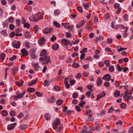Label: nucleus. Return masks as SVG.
<instances>
[{
    "label": "nucleus",
    "instance_id": "obj_61",
    "mask_svg": "<svg viewBox=\"0 0 133 133\" xmlns=\"http://www.w3.org/2000/svg\"><path fill=\"white\" fill-rule=\"evenodd\" d=\"M117 26L119 27V28L120 29H124L125 27L122 24H121L119 25H118Z\"/></svg>",
    "mask_w": 133,
    "mask_h": 133
},
{
    "label": "nucleus",
    "instance_id": "obj_13",
    "mask_svg": "<svg viewBox=\"0 0 133 133\" xmlns=\"http://www.w3.org/2000/svg\"><path fill=\"white\" fill-rule=\"evenodd\" d=\"M104 39V37L102 36H100L99 37H96L95 39H94V40L96 41V42L97 43L99 41L103 40Z\"/></svg>",
    "mask_w": 133,
    "mask_h": 133
},
{
    "label": "nucleus",
    "instance_id": "obj_64",
    "mask_svg": "<svg viewBox=\"0 0 133 133\" xmlns=\"http://www.w3.org/2000/svg\"><path fill=\"white\" fill-rule=\"evenodd\" d=\"M56 39V37L54 35H53L51 38V40L52 41H54Z\"/></svg>",
    "mask_w": 133,
    "mask_h": 133
},
{
    "label": "nucleus",
    "instance_id": "obj_55",
    "mask_svg": "<svg viewBox=\"0 0 133 133\" xmlns=\"http://www.w3.org/2000/svg\"><path fill=\"white\" fill-rule=\"evenodd\" d=\"M35 94L38 96L41 97L42 95V93H40L39 92H35Z\"/></svg>",
    "mask_w": 133,
    "mask_h": 133
},
{
    "label": "nucleus",
    "instance_id": "obj_8",
    "mask_svg": "<svg viewBox=\"0 0 133 133\" xmlns=\"http://www.w3.org/2000/svg\"><path fill=\"white\" fill-rule=\"evenodd\" d=\"M45 42V39L43 37H42L38 41V43L40 45H43Z\"/></svg>",
    "mask_w": 133,
    "mask_h": 133
},
{
    "label": "nucleus",
    "instance_id": "obj_27",
    "mask_svg": "<svg viewBox=\"0 0 133 133\" xmlns=\"http://www.w3.org/2000/svg\"><path fill=\"white\" fill-rule=\"evenodd\" d=\"M1 34L3 35L7 36H8V34L7 33L6 31L5 30H3L1 31Z\"/></svg>",
    "mask_w": 133,
    "mask_h": 133
},
{
    "label": "nucleus",
    "instance_id": "obj_19",
    "mask_svg": "<svg viewBox=\"0 0 133 133\" xmlns=\"http://www.w3.org/2000/svg\"><path fill=\"white\" fill-rule=\"evenodd\" d=\"M96 82L98 86L100 85L102 83V81L101 78L99 77H98L97 78Z\"/></svg>",
    "mask_w": 133,
    "mask_h": 133
},
{
    "label": "nucleus",
    "instance_id": "obj_4",
    "mask_svg": "<svg viewBox=\"0 0 133 133\" xmlns=\"http://www.w3.org/2000/svg\"><path fill=\"white\" fill-rule=\"evenodd\" d=\"M12 46L16 49H18L20 46L21 43L20 42L14 41L11 43Z\"/></svg>",
    "mask_w": 133,
    "mask_h": 133
},
{
    "label": "nucleus",
    "instance_id": "obj_47",
    "mask_svg": "<svg viewBox=\"0 0 133 133\" xmlns=\"http://www.w3.org/2000/svg\"><path fill=\"white\" fill-rule=\"evenodd\" d=\"M76 82V81L74 79L71 80L69 81V82L71 85H74Z\"/></svg>",
    "mask_w": 133,
    "mask_h": 133
},
{
    "label": "nucleus",
    "instance_id": "obj_15",
    "mask_svg": "<svg viewBox=\"0 0 133 133\" xmlns=\"http://www.w3.org/2000/svg\"><path fill=\"white\" fill-rule=\"evenodd\" d=\"M47 55V53L46 50L45 49L43 50L40 53V56L44 57L46 56Z\"/></svg>",
    "mask_w": 133,
    "mask_h": 133
},
{
    "label": "nucleus",
    "instance_id": "obj_29",
    "mask_svg": "<svg viewBox=\"0 0 133 133\" xmlns=\"http://www.w3.org/2000/svg\"><path fill=\"white\" fill-rule=\"evenodd\" d=\"M21 82L20 83H19L18 82H16V84L19 87L23 85V83H24V81L22 80H21Z\"/></svg>",
    "mask_w": 133,
    "mask_h": 133
},
{
    "label": "nucleus",
    "instance_id": "obj_5",
    "mask_svg": "<svg viewBox=\"0 0 133 133\" xmlns=\"http://www.w3.org/2000/svg\"><path fill=\"white\" fill-rule=\"evenodd\" d=\"M25 93V92L24 91L22 93H21L17 95L16 96L14 95L13 98L16 101H17L18 99L23 97Z\"/></svg>",
    "mask_w": 133,
    "mask_h": 133
},
{
    "label": "nucleus",
    "instance_id": "obj_2",
    "mask_svg": "<svg viewBox=\"0 0 133 133\" xmlns=\"http://www.w3.org/2000/svg\"><path fill=\"white\" fill-rule=\"evenodd\" d=\"M50 56H44V58L41 57L39 58V60L40 61L42 60V63L43 64H46L49 62L51 63V62L50 60Z\"/></svg>",
    "mask_w": 133,
    "mask_h": 133
},
{
    "label": "nucleus",
    "instance_id": "obj_3",
    "mask_svg": "<svg viewBox=\"0 0 133 133\" xmlns=\"http://www.w3.org/2000/svg\"><path fill=\"white\" fill-rule=\"evenodd\" d=\"M60 123V121L58 118H56L54 122L52 124L53 128L55 130L57 128V126Z\"/></svg>",
    "mask_w": 133,
    "mask_h": 133
},
{
    "label": "nucleus",
    "instance_id": "obj_30",
    "mask_svg": "<svg viewBox=\"0 0 133 133\" xmlns=\"http://www.w3.org/2000/svg\"><path fill=\"white\" fill-rule=\"evenodd\" d=\"M63 103V101L61 99H58L56 102V104L57 105H60Z\"/></svg>",
    "mask_w": 133,
    "mask_h": 133
},
{
    "label": "nucleus",
    "instance_id": "obj_31",
    "mask_svg": "<svg viewBox=\"0 0 133 133\" xmlns=\"http://www.w3.org/2000/svg\"><path fill=\"white\" fill-rule=\"evenodd\" d=\"M50 82L49 81H48L47 80H45L44 82V86H48L50 83Z\"/></svg>",
    "mask_w": 133,
    "mask_h": 133
},
{
    "label": "nucleus",
    "instance_id": "obj_50",
    "mask_svg": "<svg viewBox=\"0 0 133 133\" xmlns=\"http://www.w3.org/2000/svg\"><path fill=\"white\" fill-rule=\"evenodd\" d=\"M10 114L11 116H13L15 115L16 113L14 111H12L10 112Z\"/></svg>",
    "mask_w": 133,
    "mask_h": 133
},
{
    "label": "nucleus",
    "instance_id": "obj_22",
    "mask_svg": "<svg viewBox=\"0 0 133 133\" xmlns=\"http://www.w3.org/2000/svg\"><path fill=\"white\" fill-rule=\"evenodd\" d=\"M118 90H116L114 93V96L116 97H118L120 94Z\"/></svg>",
    "mask_w": 133,
    "mask_h": 133
},
{
    "label": "nucleus",
    "instance_id": "obj_24",
    "mask_svg": "<svg viewBox=\"0 0 133 133\" xmlns=\"http://www.w3.org/2000/svg\"><path fill=\"white\" fill-rule=\"evenodd\" d=\"M14 127L13 126L12 124H9L7 127V128L8 130H11L14 128Z\"/></svg>",
    "mask_w": 133,
    "mask_h": 133
},
{
    "label": "nucleus",
    "instance_id": "obj_1",
    "mask_svg": "<svg viewBox=\"0 0 133 133\" xmlns=\"http://www.w3.org/2000/svg\"><path fill=\"white\" fill-rule=\"evenodd\" d=\"M41 18V14L39 13L36 14L35 16H32L29 18L30 20L33 22L38 21Z\"/></svg>",
    "mask_w": 133,
    "mask_h": 133
},
{
    "label": "nucleus",
    "instance_id": "obj_58",
    "mask_svg": "<svg viewBox=\"0 0 133 133\" xmlns=\"http://www.w3.org/2000/svg\"><path fill=\"white\" fill-rule=\"evenodd\" d=\"M77 9L78 11L82 13L83 12V10L81 7H77Z\"/></svg>",
    "mask_w": 133,
    "mask_h": 133
},
{
    "label": "nucleus",
    "instance_id": "obj_32",
    "mask_svg": "<svg viewBox=\"0 0 133 133\" xmlns=\"http://www.w3.org/2000/svg\"><path fill=\"white\" fill-rule=\"evenodd\" d=\"M2 114L3 116H6L8 114L7 112L5 110H3L2 111Z\"/></svg>",
    "mask_w": 133,
    "mask_h": 133
},
{
    "label": "nucleus",
    "instance_id": "obj_9",
    "mask_svg": "<svg viewBox=\"0 0 133 133\" xmlns=\"http://www.w3.org/2000/svg\"><path fill=\"white\" fill-rule=\"evenodd\" d=\"M32 65L34 67V69L35 71H37L38 70L39 66L38 63H32Z\"/></svg>",
    "mask_w": 133,
    "mask_h": 133
},
{
    "label": "nucleus",
    "instance_id": "obj_12",
    "mask_svg": "<svg viewBox=\"0 0 133 133\" xmlns=\"http://www.w3.org/2000/svg\"><path fill=\"white\" fill-rule=\"evenodd\" d=\"M37 80L38 79L36 78L34 80L31 81L28 83V85L29 86H30L35 84L37 82Z\"/></svg>",
    "mask_w": 133,
    "mask_h": 133
},
{
    "label": "nucleus",
    "instance_id": "obj_53",
    "mask_svg": "<svg viewBox=\"0 0 133 133\" xmlns=\"http://www.w3.org/2000/svg\"><path fill=\"white\" fill-rule=\"evenodd\" d=\"M15 33L14 31H12L10 34V37H14L15 35Z\"/></svg>",
    "mask_w": 133,
    "mask_h": 133
},
{
    "label": "nucleus",
    "instance_id": "obj_10",
    "mask_svg": "<svg viewBox=\"0 0 133 133\" xmlns=\"http://www.w3.org/2000/svg\"><path fill=\"white\" fill-rule=\"evenodd\" d=\"M21 51L22 55L23 56L27 55L28 54V52L25 48H23L22 49Z\"/></svg>",
    "mask_w": 133,
    "mask_h": 133
},
{
    "label": "nucleus",
    "instance_id": "obj_46",
    "mask_svg": "<svg viewBox=\"0 0 133 133\" xmlns=\"http://www.w3.org/2000/svg\"><path fill=\"white\" fill-rule=\"evenodd\" d=\"M38 27L37 25H35L34 28V30L35 32V33H36L37 31L38 30Z\"/></svg>",
    "mask_w": 133,
    "mask_h": 133
},
{
    "label": "nucleus",
    "instance_id": "obj_6",
    "mask_svg": "<svg viewBox=\"0 0 133 133\" xmlns=\"http://www.w3.org/2000/svg\"><path fill=\"white\" fill-rule=\"evenodd\" d=\"M52 31V30L50 28H45L42 30L43 33L45 34H48L50 33Z\"/></svg>",
    "mask_w": 133,
    "mask_h": 133
},
{
    "label": "nucleus",
    "instance_id": "obj_49",
    "mask_svg": "<svg viewBox=\"0 0 133 133\" xmlns=\"http://www.w3.org/2000/svg\"><path fill=\"white\" fill-rule=\"evenodd\" d=\"M16 58L17 57L16 56L14 55L12 57L9 58V60L10 61H12L16 59Z\"/></svg>",
    "mask_w": 133,
    "mask_h": 133
},
{
    "label": "nucleus",
    "instance_id": "obj_38",
    "mask_svg": "<svg viewBox=\"0 0 133 133\" xmlns=\"http://www.w3.org/2000/svg\"><path fill=\"white\" fill-rule=\"evenodd\" d=\"M54 24L57 27L59 28L60 27V24L56 22H54Z\"/></svg>",
    "mask_w": 133,
    "mask_h": 133
},
{
    "label": "nucleus",
    "instance_id": "obj_63",
    "mask_svg": "<svg viewBox=\"0 0 133 133\" xmlns=\"http://www.w3.org/2000/svg\"><path fill=\"white\" fill-rule=\"evenodd\" d=\"M112 42V40L111 38H108L107 39V42L109 44H110Z\"/></svg>",
    "mask_w": 133,
    "mask_h": 133
},
{
    "label": "nucleus",
    "instance_id": "obj_18",
    "mask_svg": "<svg viewBox=\"0 0 133 133\" xmlns=\"http://www.w3.org/2000/svg\"><path fill=\"white\" fill-rule=\"evenodd\" d=\"M62 24L63 25L64 27L66 29H68L70 27L69 24V23H62Z\"/></svg>",
    "mask_w": 133,
    "mask_h": 133
},
{
    "label": "nucleus",
    "instance_id": "obj_42",
    "mask_svg": "<svg viewBox=\"0 0 133 133\" xmlns=\"http://www.w3.org/2000/svg\"><path fill=\"white\" fill-rule=\"evenodd\" d=\"M114 70V67L113 66H111L109 68V70L110 72H112Z\"/></svg>",
    "mask_w": 133,
    "mask_h": 133
},
{
    "label": "nucleus",
    "instance_id": "obj_41",
    "mask_svg": "<svg viewBox=\"0 0 133 133\" xmlns=\"http://www.w3.org/2000/svg\"><path fill=\"white\" fill-rule=\"evenodd\" d=\"M16 24L17 26H18L20 25L21 23V20L19 19L16 20Z\"/></svg>",
    "mask_w": 133,
    "mask_h": 133
},
{
    "label": "nucleus",
    "instance_id": "obj_57",
    "mask_svg": "<svg viewBox=\"0 0 133 133\" xmlns=\"http://www.w3.org/2000/svg\"><path fill=\"white\" fill-rule=\"evenodd\" d=\"M85 57V54L84 53H83L81 54L80 59L81 60L83 59Z\"/></svg>",
    "mask_w": 133,
    "mask_h": 133
},
{
    "label": "nucleus",
    "instance_id": "obj_23",
    "mask_svg": "<svg viewBox=\"0 0 133 133\" xmlns=\"http://www.w3.org/2000/svg\"><path fill=\"white\" fill-rule=\"evenodd\" d=\"M55 101V99L54 97L53 96H52L50 98L48 99L49 102L50 103L54 102Z\"/></svg>",
    "mask_w": 133,
    "mask_h": 133
},
{
    "label": "nucleus",
    "instance_id": "obj_36",
    "mask_svg": "<svg viewBox=\"0 0 133 133\" xmlns=\"http://www.w3.org/2000/svg\"><path fill=\"white\" fill-rule=\"evenodd\" d=\"M30 27V25L28 23H25L23 26V27L24 28H27L28 29H29Z\"/></svg>",
    "mask_w": 133,
    "mask_h": 133
},
{
    "label": "nucleus",
    "instance_id": "obj_44",
    "mask_svg": "<svg viewBox=\"0 0 133 133\" xmlns=\"http://www.w3.org/2000/svg\"><path fill=\"white\" fill-rule=\"evenodd\" d=\"M14 19L13 17H11L8 19V21L10 23H12L14 21Z\"/></svg>",
    "mask_w": 133,
    "mask_h": 133
},
{
    "label": "nucleus",
    "instance_id": "obj_37",
    "mask_svg": "<svg viewBox=\"0 0 133 133\" xmlns=\"http://www.w3.org/2000/svg\"><path fill=\"white\" fill-rule=\"evenodd\" d=\"M0 56L1 58L3 60H4L5 59V55L4 53H2L1 54Z\"/></svg>",
    "mask_w": 133,
    "mask_h": 133
},
{
    "label": "nucleus",
    "instance_id": "obj_17",
    "mask_svg": "<svg viewBox=\"0 0 133 133\" xmlns=\"http://www.w3.org/2000/svg\"><path fill=\"white\" fill-rule=\"evenodd\" d=\"M12 70V73L15 76L16 73L18 71V69L16 67H14V68L11 69Z\"/></svg>",
    "mask_w": 133,
    "mask_h": 133
},
{
    "label": "nucleus",
    "instance_id": "obj_14",
    "mask_svg": "<svg viewBox=\"0 0 133 133\" xmlns=\"http://www.w3.org/2000/svg\"><path fill=\"white\" fill-rule=\"evenodd\" d=\"M85 24V21L84 20H82L79 24H77L76 26L77 28H79L83 25Z\"/></svg>",
    "mask_w": 133,
    "mask_h": 133
},
{
    "label": "nucleus",
    "instance_id": "obj_52",
    "mask_svg": "<svg viewBox=\"0 0 133 133\" xmlns=\"http://www.w3.org/2000/svg\"><path fill=\"white\" fill-rule=\"evenodd\" d=\"M54 89L56 90H61V88L59 86H56L54 87Z\"/></svg>",
    "mask_w": 133,
    "mask_h": 133
},
{
    "label": "nucleus",
    "instance_id": "obj_21",
    "mask_svg": "<svg viewBox=\"0 0 133 133\" xmlns=\"http://www.w3.org/2000/svg\"><path fill=\"white\" fill-rule=\"evenodd\" d=\"M59 46L58 44H53L52 46V49L55 50H57Z\"/></svg>",
    "mask_w": 133,
    "mask_h": 133
},
{
    "label": "nucleus",
    "instance_id": "obj_43",
    "mask_svg": "<svg viewBox=\"0 0 133 133\" xmlns=\"http://www.w3.org/2000/svg\"><path fill=\"white\" fill-rule=\"evenodd\" d=\"M117 69L119 71H121L123 69V68L121 67V66H119V64H118L117 65Z\"/></svg>",
    "mask_w": 133,
    "mask_h": 133
},
{
    "label": "nucleus",
    "instance_id": "obj_20",
    "mask_svg": "<svg viewBox=\"0 0 133 133\" xmlns=\"http://www.w3.org/2000/svg\"><path fill=\"white\" fill-rule=\"evenodd\" d=\"M28 127V125L25 124L22 125L20 126L19 128L22 130L26 129Z\"/></svg>",
    "mask_w": 133,
    "mask_h": 133
},
{
    "label": "nucleus",
    "instance_id": "obj_51",
    "mask_svg": "<svg viewBox=\"0 0 133 133\" xmlns=\"http://www.w3.org/2000/svg\"><path fill=\"white\" fill-rule=\"evenodd\" d=\"M78 96V94L76 92H74L72 94V96L73 98H76Z\"/></svg>",
    "mask_w": 133,
    "mask_h": 133
},
{
    "label": "nucleus",
    "instance_id": "obj_35",
    "mask_svg": "<svg viewBox=\"0 0 133 133\" xmlns=\"http://www.w3.org/2000/svg\"><path fill=\"white\" fill-rule=\"evenodd\" d=\"M36 52V50L33 49H30V54H34Z\"/></svg>",
    "mask_w": 133,
    "mask_h": 133
},
{
    "label": "nucleus",
    "instance_id": "obj_45",
    "mask_svg": "<svg viewBox=\"0 0 133 133\" xmlns=\"http://www.w3.org/2000/svg\"><path fill=\"white\" fill-rule=\"evenodd\" d=\"M85 103V102L84 101H83L82 102L80 103L79 104V105L82 108H83L84 107L83 105Z\"/></svg>",
    "mask_w": 133,
    "mask_h": 133
},
{
    "label": "nucleus",
    "instance_id": "obj_59",
    "mask_svg": "<svg viewBox=\"0 0 133 133\" xmlns=\"http://www.w3.org/2000/svg\"><path fill=\"white\" fill-rule=\"evenodd\" d=\"M131 95H127V97L128 99L127 101L128 102H129V100H131L133 99V97H131Z\"/></svg>",
    "mask_w": 133,
    "mask_h": 133
},
{
    "label": "nucleus",
    "instance_id": "obj_54",
    "mask_svg": "<svg viewBox=\"0 0 133 133\" xmlns=\"http://www.w3.org/2000/svg\"><path fill=\"white\" fill-rule=\"evenodd\" d=\"M104 85L105 87H108L110 85L109 83L107 82H105Z\"/></svg>",
    "mask_w": 133,
    "mask_h": 133
},
{
    "label": "nucleus",
    "instance_id": "obj_48",
    "mask_svg": "<svg viewBox=\"0 0 133 133\" xmlns=\"http://www.w3.org/2000/svg\"><path fill=\"white\" fill-rule=\"evenodd\" d=\"M57 128L58 129V131H60L63 128V125L62 124H61L59 125V127H57Z\"/></svg>",
    "mask_w": 133,
    "mask_h": 133
},
{
    "label": "nucleus",
    "instance_id": "obj_11",
    "mask_svg": "<svg viewBox=\"0 0 133 133\" xmlns=\"http://www.w3.org/2000/svg\"><path fill=\"white\" fill-rule=\"evenodd\" d=\"M62 43L65 45H68L69 43V42L68 40L63 38L62 40Z\"/></svg>",
    "mask_w": 133,
    "mask_h": 133
},
{
    "label": "nucleus",
    "instance_id": "obj_16",
    "mask_svg": "<svg viewBox=\"0 0 133 133\" xmlns=\"http://www.w3.org/2000/svg\"><path fill=\"white\" fill-rule=\"evenodd\" d=\"M44 117L47 120H49L51 118V116L49 114H46L44 115Z\"/></svg>",
    "mask_w": 133,
    "mask_h": 133
},
{
    "label": "nucleus",
    "instance_id": "obj_34",
    "mask_svg": "<svg viewBox=\"0 0 133 133\" xmlns=\"http://www.w3.org/2000/svg\"><path fill=\"white\" fill-rule=\"evenodd\" d=\"M104 64H106V66L107 67H109L110 66V64L109 63V61L108 60H105L104 62Z\"/></svg>",
    "mask_w": 133,
    "mask_h": 133
},
{
    "label": "nucleus",
    "instance_id": "obj_25",
    "mask_svg": "<svg viewBox=\"0 0 133 133\" xmlns=\"http://www.w3.org/2000/svg\"><path fill=\"white\" fill-rule=\"evenodd\" d=\"M25 36L26 38H29L30 37V34L28 31H26L25 33Z\"/></svg>",
    "mask_w": 133,
    "mask_h": 133
},
{
    "label": "nucleus",
    "instance_id": "obj_40",
    "mask_svg": "<svg viewBox=\"0 0 133 133\" xmlns=\"http://www.w3.org/2000/svg\"><path fill=\"white\" fill-rule=\"evenodd\" d=\"M123 18L125 21H127L128 18V16L127 14H125L123 16Z\"/></svg>",
    "mask_w": 133,
    "mask_h": 133
},
{
    "label": "nucleus",
    "instance_id": "obj_26",
    "mask_svg": "<svg viewBox=\"0 0 133 133\" xmlns=\"http://www.w3.org/2000/svg\"><path fill=\"white\" fill-rule=\"evenodd\" d=\"M60 13V11L58 10H56L54 11V14L55 16L58 15Z\"/></svg>",
    "mask_w": 133,
    "mask_h": 133
},
{
    "label": "nucleus",
    "instance_id": "obj_28",
    "mask_svg": "<svg viewBox=\"0 0 133 133\" xmlns=\"http://www.w3.org/2000/svg\"><path fill=\"white\" fill-rule=\"evenodd\" d=\"M27 90L29 92H34L35 89L34 88H28Z\"/></svg>",
    "mask_w": 133,
    "mask_h": 133
},
{
    "label": "nucleus",
    "instance_id": "obj_39",
    "mask_svg": "<svg viewBox=\"0 0 133 133\" xmlns=\"http://www.w3.org/2000/svg\"><path fill=\"white\" fill-rule=\"evenodd\" d=\"M126 104L124 103H122L121 104V107L122 108L125 109L126 108Z\"/></svg>",
    "mask_w": 133,
    "mask_h": 133
},
{
    "label": "nucleus",
    "instance_id": "obj_56",
    "mask_svg": "<svg viewBox=\"0 0 133 133\" xmlns=\"http://www.w3.org/2000/svg\"><path fill=\"white\" fill-rule=\"evenodd\" d=\"M84 129H82V133H86V131L87 129H88L87 128L85 127V126H84Z\"/></svg>",
    "mask_w": 133,
    "mask_h": 133
},
{
    "label": "nucleus",
    "instance_id": "obj_62",
    "mask_svg": "<svg viewBox=\"0 0 133 133\" xmlns=\"http://www.w3.org/2000/svg\"><path fill=\"white\" fill-rule=\"evenodd\" d=\"M87 48H84L83 49H82V50L80 52V53L81 54H82L83 53L86 52V50H87Z\"/></svg>",
    "mask_w": 133,
    "mask_h": 133
},
{
    "label": "nucleus",
    "instance_id": "obj_60",
    "mask_svg": "<svg viewBox=\"0 0 133 133\" xmlns=\"http://www.w3.org/2000/svg\"><path fill=\"white\" fill-rule=\"evenodd\" d=\"M79 64L77 63H75L73 64L72 66L76 68H78L79 66Z\"/></svg>",
    "mask_w": 133,
    "mask_h": 133
},
{
    "label": "nucleus",
    "instance_id": "obj_33",
    "mask_svg": "<svg viewBox=\"0 0 133 133\" xmlns=\"http://www.w3.org/2000/svg\"><path fill=\"white\" fill-rule=\"evenodd\" d=\"M93 86L91 85H89L87 86V88L90 91H92L93 90L92 89Z\"/></svg>",
    "mask_w": 133,
    "mask_h": 133
},
{
    "label": "nucleus",
    "instance_id": "obj_7",
    "mask_svg": "<svg viewBox=\"0 0 133 133\" xmlns=\"http://www.w3.org/2000/svg\"><path fill=\"white\" fill-rule=\"evenodd\" d=\"M102 79L106 81H109L111 80V76L109 74H107L103 77Z\"/></svg>",
    "mask_w": 133,
    "mask_h": 133
}]
</instances>
